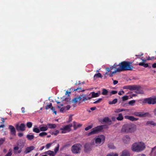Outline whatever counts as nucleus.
Wrapping results in <instances>:
<instances>
[{"label":"nucleus","mask_w":156,"mask_h":156,"mask_svg":"<svg viewBox=\"0 0 156 156\" xmlns=\"http://www.w3.org/2000/svg\"><path fill=\"white\" fill-rule=\"evenodd\" d=\"M108 147L110 149H114L115 148V146L113 144H108Z\"/></svg>","instance_id":"obj_47"},{"label":"nucleus","mask_w":156,"mask_h":156,"mask_svg":"<svg viewBox=\"0 0 156 156\" xmlns=\"http://www.w3.org/2000/svg\"><path fill=\"white\" fill-rule=\"evenodd\" d=\"M81 147V145L80 144H75L72 147L71 151L73 153L75 154L80 153Z\"/></svg>","instance_id":"obj_6"},{"label":"nucleus","mask_w":156,"mask_h":156,"mask_svg":"<svg viewBox=\"0 0 156 156\" xmlns=\"http://www.w3.org/2000/svg\"><path fill=\"white\" fill-rule=\"evenodd\" d=\"M32 126V123L31 122H27V126L29 128H31Z\"/></svg>","instance_id":"obj_41"},{"label":"nucleus","mask_w":156,"mask_h":156,"mask_svg":"<svg viewBox=\"0 0 156 156\" xmlns=\"http://www.w3.org/2000/svg\"><path fill=\"white\" fill-rule=\"evenodd\" d=\"M71 146V144H67L65 145L62 147L63 149L65 148L66 147H69Z\"/></svg>","instance_id":"obj_53"},{"label":"nucleus","mask_w":156,"mask_h":156,"mask_svg":"<svg viewBox=\"0 0 156 156\" xmlns=\"http://www.w3.org/2000/svg\"><path fill=\"white\" fill-rule=\"evenodd\" d=\"M72 126V125L70 124L66 125L63 128H61L60 129V130H62V133H65L67 132H69L70 131V128Z\"/></svg>","instance_id":"obj_9"},{"label":"nucleus","mask_w":156,"mask_h":156,"mask_svg":"<svg viewBox=\"0 0 156 156\" xmlns=\"http://www.w3.org/2000/svg\"><path fill=\"white\" fill-rule=\"evenodd\" d=\"M34 148L35 147L33 146L27 147L24 151V153L25 154H27V153L30 152L31 151L34 150Z\"/></svg>","instance_id":"obj_12"},{"label":"nucleus","mask_w":156,"mask_h":156,"mask_svg":"<svg viewBox=\"0 0 156 156\" xmlns=\"http://www.w3.org/2000/svg\"><path fill=\"white\" fill-rule=\"evenodd\" d=\"M137 156H146V155L144 154H138Z\"/></svg>","instance_id":"obj_64"},{"label":"nucleus","mask_w":156,"mask_h":156,"mask_svg":"<svg viewBox=\"0 0 156 156\" xmlns=\"http://www.w3.org/2000/svg\"><path fill=\"white\" fill-rule=\"evenodd\" d=\"M149 114L148 112H135L133 113V115L136 116L143 117L148 116Z\"/></svg>","instance_id":"obj_10"},{"label":"nucleus","mask_w":156,"mask_h":156,"mask_svg":"<svg viewBox=\"0 0 156 156\" xmlns=\"http://www.w3.org/2000/svg\"><path fill=\"white\" fill-rule=\"evenodd\" d=\"M108 126L107 125L99 126L94 128L91 129V131L88 133V136H90L92 134H96L104 128H108Z\"/></svg>","instance_id":"obj_5"},{"label":"nucleus","mask_w":156,"mask_h":156,"mask_svg":"<svg viewBox=\"0 0 156 156\" xmlns=\"http://www.w3.org/2000/svg\"><path fill=\"white\" fill-rule=\"evenodd\" d=\"M8 128L10 130L11 134L13 136L15 135L16 131L14 127L10 125L9 126Z\"/></svg>","instance_id":"obj_15"},{"label":"nucleus","mask_w":156,"mask_h":156,"mask_svg":"<svg viewBox=\"0 0 156 156\" xmlns=\"http://www.w3.org/2000/svg\"><path fill=\"white\" fill-rule=\"evenodd\" d=\"M76 123L74 122H73V127L74 129H76L78 127H81L82 125L80 124H76Z\"/></svg>","instance_id":"obj_31"},{"label":"nucleus","mask_w":156,"mask_h":156,"mask_svg":"<svg viewBox=\"0 0 156 156\" xmlns=\"http://www.w3.org/2000/svg\"><path fill=\"white\" fill-rule=\"evenodd\" d=\"M124 118L132 121H136L139 119V118H135L132 116L126 115L124 116Z\"/></svg>","instance_id":"obj_14"},{"label":"nucleus","mask_w":156,"mask_h":156,"mask_svg":"<svg viewBox=\"0 0 156 156\" xmlns=\"http://www.w3.org/2000/svg\"><path fill=\"white\" fill-rule=\"evenodd\" d=\"M126 109H120V108H119L117 109L115 111V112L116 113H119L120 112H121L122 111H125L126 110Z\"/></svg>","instance_id":"obj_37"},{"label":"nucleus","mask_w":156,"mask_h":156,"mask_svg":"<svg viewBox=\"0 0 156 156\" xmlns=\"http://www.w3.org/2000/svg\"><path fill=\"white\" fill-rule=\"evenodd\" d=\"M117 66L118 65L115 63L114 64L113 66L112 67H111L110 68H106V69L107 71L106 72H108V73L109 72H110L111 70L113 69H114L115 70V69H117Z\"/></svg>","instance_id":"obj_16"},{"label":"nucleus","mask_w":156,"mask_h":156,"mask_svg":"<svg viewBox=\"0 0 156 156\" xmlns=\"http://www.w3.org/2000/svg\"><path fill=\"white\" fill-rule=\"evenodd\" d=\"M65 108V109L66 110H68L70 108V105H67L66 106L64 107Z\"/></svg>","instance_id":"obj_55"},{"label":"nucleus","mask_w":156,"mask_h":156,"mask_svg":"<svg viewBox=\"0 0 156 156\" xmlns=\"http://www.w3.org/2000/svg\"><path fill=\"white\" fill-rule=\"evenodd\" d=\"M93 127V126L92 125H89L87 127H86L85 129L86 131H87L88 130L91 129Z\"/></svg>","instance_id":"obj_45"},{"label":"nucleus","mask_w":156,"mask_h":156,"mask_svg":"<svg viewBox=\"0 0 156 156\" xmlns=\"http://www.w3.org/2000/svg\"><path fill=\"white\" fill-rule=\"evenodd\" d=\"M117 99L115 98L112 101H109L108 102V103L110 105L115 104L117 102Z\"/></svg>","instance_id":"obj_33"},{"label":"nucleus","mask_w":156,"mask_h":156,"mask_svg":"<svg viewBox=\"0 0 156 156\" xmlns=\"http://www.w3.org/2000/svg\"><path fill=\"white\" fill-rule=\"evenodd\" d=\"M118 83V81L117 80H114L113 83L114 85H115Z\"/></svg>","instance_id":"obj_61"},{"label":"nucleus","mask_w":156,"mask_h":156,"mask_svg":"<svg viewBox=\"0 0 156 156\" xmlns=\"http://www.w3.org/2000/svg\"><path fill=\"white\" fill-rule=\"evenodd\" d=\"M123 142L125 143H127L130 140V138L128 135H126L124 137Z\"/></svg>","instance_id":"obj_21"},{"label":"nucleus","mask_w":156,"mask_h":156,"mask_svg":"<svg viewBox=\"0 0 156 156\" xmlns=\"http://www.w3.org/2000/svg\"><path fill=\"white\" fill-rule=\"evenodd\" d=\"M33 131L36 133H38L40 132V129H39L38 128L34 127L33 129Z\"/></svg>","instance_id":"obj_35"},{"label":"nucleus","mask_w":156,"mask_h":156,"mask_svg":"<svg viewBox=\"0 0 156 156\" xmlns=\"http://www.w3.org/2000/svg\"><path fill=\"white\" fill-rule=\"evenodd\" d=\"M18 136L19 137H22L23 136V134L22 133H19L18 134Z\"/></svg>","instance_id":"obj_59"},{"label":"nucleus","mask_w":156,"mask_h":156,"mask_svg":"<svg viewBox=\"0 0 156 156\" xmlns=\"http://www.w3.org/2000/svg\"><path fill=\"white\" fill-rule=\"evenodd\" d=\"M84 151L86 152H87L91 150L90 146L87 144H85L84 145Z\"/></svg>","instance_id":"obj_18"},{"label":"nucleus","mask_w":156,"mask_h":156,"mask_svg":"<svg viewBox=\"0 0 156 156\" xmlns=\"http://www.w3.org/2000/svg\"><path fill=\"white\" fill-rule=\"evenodd\" d=\"M47 126L50 129H54L56 127V125L55 124H48L47 125Z\"/></svg>","instance_id":"obj_25"},{"label":"nucleus","mask_w":156,"mask_h":156,"mask_svg":"<svg viewBox=\"0 0 156 156\" xmlns=\"http://www.w3.org/2000/svg\"><path fill=\"white\" fill-rule=\"evenodd\" d=\"M124 89H129L130 90H135L136 92L138 94H143L144 91L141 87L139 85H133L124 86L123 87Z\"/></svg>","instance_id":"obj_3"},{"label":"nucleus","mask_w":156,"mask_h":156,"mask_svg":"<svg viewBox=\"0 0 156 156\" xmlns=\"http://www.w3.org/2000/svg\"><path fill=\"white\" fill-rule=\"evenodd\" d=\"M26 137L28 140H31L34 139V135H27Z\"/></svg>","instance_id":"obj_26"},{"label":"nucleus","mask_w":156,"mask_h":156,"mask_svg":"<svg viewBox=\"0 0 156 156\" xmlns=\"http://www.w3.org/2000/svg\"><path fill=\"white\" fill-rule=\"evenodd\" d=\"M108 91L106 89H103L102 90V94L103 95H107L108 94Z\"/></svg>","instance_id":"obj_38"},{"label":"nucleus","mask_w":156,"mask_h":156,"mask_svg":"<svg viewBox=\"0 0 156 156\" xmlns=\"http://www.w3.org/2000/svg\"><path fill=\"white\" fill-rule=\"evenodd\" d=\"M143 103L149 105H154L156 104V97L154 98L150 97L144 99Z\"/></svg>","instance_id":"obj_8"},{"label":"nucleus","mask_w":156,"mask_h":156,"mask_svg":"<svg viewBox=\"0 0 156 156\" xmlns=\"http://www.w3.org/2000/svg\"><path fill=\"white\" fill-rule=\"evenodd\" d=\"M84 90H83L82 88L80 87H78L76 89H74V91H76L79 92H83Z\"/></svg>","instance_id":"obj_34"},{"label":"nucleus","mask_w":156,"mask_h":156,"mask_svg":"<svg viewBox=\"0 0 156 156\" xmlns=\"http://www.w3.org/2000/svg\"><path fill=\"white\" fill-rule=\"evenodd\" d=\"M47 135V133L46 132H42L40 133L39 135V136L42 137Z\"/></svg>","instance_id":"obj_39"},{"label":"nucleus","mask_w":156,"mask_h":156,"mask_svg":"<svg viewBox=\"0 0 156 156\" xmlns=\"http://www.w3.org/2000/svg\"><path fill=\"white\" fill-rule=\"evenodd\" d=\"M153 113L154 115L156 116V108L154 110Z\"/></svg>","instance_id":"obj_63"},{"label":"nucleus","mask_w":156,"mask_h":156,"mask_svg":"<svg viewBox=\"0 0 156 156\" xmlns=\"http://www.w3.org/2000/svg\"><path fill=\"white\" fill-rule=\"evenodd\" d=\"M138 65L140 66H143L146 68L148 66V65L147 63H144V62H140L138 64Z\"/></svg>","instance_id":"obj_32"},{"label":"nucleus","mask_w":156,"mask_h":156,"mask_svg":"<svg viewBox=\"0 0 156 156\" xmlns=\"http://www.w3.org/2000/svg\"><path fill=\"white\" fill-rule=\"evenodd\" d=\"M59 144H57V146L55 148L54 150V152L55 153H57V152L58 151L59 149Z\"/></svg>","instance_id":"obj_40"},{"label":"nucleus","mask_w":156,"mask_h":156,"mask_svg":"<svg viewBox=\"0 0 156 156\" xmlns=\"http://www.w3.org/2000/svg\"><path fill=\"white\" fill-rule=\"evenodd\" d=\"M102 122H104L107 123V125L108 126H110L112 123V120L108 117L104 118L102 120Z\"/></svg>","instance_id":"obj_13"},{"label":"nucleus","mask_w":156,"mask_h":156,"mask_svg":"<svg viewBox=\"0 0 156 156\" xmlns=\"http://www.w3.org/2000/svg\"><path fill=\"white\" fill-rule=\"evenodd\" d=\"M102 75L101 73H98L95 74L93 78L94 80H96L97 78H101Z\"/></svg>","instance_id":"obj_22"},{"label":"nucleus","mask_w":156,"mask_h":156,"mask_svg":"<svg viewBox=\"0 0 156 156\" xmlns=\"http://www.w3.org/2000/svg\"><path fill=\"white\" fill-rule=\"evenodd\" d=\"M145 146L144 143L140 142L133 144L132 147V150L133 151L140 152L144 150Z\"/></svg>","instance_id":"obj_2"},{"label":"nucleus","mask_w":156,"mask_h":156,"mask_svg":"<svg viewBox=\"0 0 156 156\" xmlns=\"http://www.w3.org/2000/svg\"><path fill=\"white\" fill-rule=\"evenodd\" d=\"M22 151L21 148L19 150V147L18 146L15 147L13 148V151L15 154H20Z\"/></svg>","instance_id":"obj_17"},{"label":"nucleus","mask_w":156,"mask_h":156,"mask_svg":"<svg viewBox=\"0 0 156 156\" xmlns=\"http://www.w3.org/2000/svg\"><path fill=\"white\" fill-rule=\"evenodd\" d=\"M12 154V153L11 152V151L10 150V149H9V152L5 156H11Z\"/></svg>","instance_id":"obj_50"},{"label":"nucleus","mask_w":156,"mask_h":156,"mask_svg":"<svg viewBox=\"0 0 156 156\" xmlns=\"http://www.w3.org/2000/svg\"><path fill=\"white\" fill-rule=\"evenodd\" d=\"M105 140V136L103 135H100L95 138V143L97 145H100L104 143Z\"/></svg>","instance_id":"obj_7"},{"label":"nucleus","mask_w":156,"mask_h":156,"mask_svg":"<svg viewBox=\"0 0 156 156\" xmlns=\"http://www.w3.org/2000/svg\"><path fill=\"white\" fill-rule=\"evenodd\" d=\"M106 156H118V154H109L107 155Z\"/></svg>","instance_id":"obj_54"},{"label":"nucleus","mask_w":156,"mask_h":156,"mask_svg":"<svg viewBox=\"0 0 156 156\" xmlns=\"http://www.w3.org/2000/svg\"><path fill=\"white\" fill-rule=\"evenodd\" d=\"M91 94L92 96L90 98H93L97 97L99 96V94L98 93H95L94 92H92L90 93Z\"/></svg>","instance_id":"obj_24"},{"label":"nucleus","mask_w":156,"mask_h":156,"mask_svg":"<svg viewBox=\"0 0 156 156\" xmlns=\"http://www.w3.org/2000/svg\"><path fill=\"white\" fill-rule=\"evenodd\" d=\"M91 98H90V97H86L85 98H84L83 99L82 101H85L88 100H90V99Z\"/></svg>","instance_id":"obj_46"},{"label":"nucleus","mask_w":156,"mask_h":156,"mask_svg":"<svg viewBox=\"0 0 156 156\" xmlns=\"http://www.w3.org/2000/svg\"><path fill=\"white\" fill-rule=\"evenodd\" d=\"M96 108L95 107H91L90 108V109L92 111H94L96 109Z\"/></svg>","instance_id":"obj_60"},{"label":"nucleus","mask_w":156,"mask_h":156,"mask_svg":"<svg viewBox=\"0 0 156 156\" xmlns=\"http://www.w3.org/2000/svg\"><path fill=\"white\" fill-rule=\"evenodd\" d=\"M51 143H49L47 144L46 145V147L47 149H48L51 146Z\"/></svg>","instance_id":"obj_52"},{"label":"nucleus","mask_w":156,"mask_h":156,"mask_svg":"<svg viewBox=\"0 0 156 156\" xmlns=\"http://www.w3.org/2000/svg\"><path fill=\"white\" fill-rule=\"evenodd\" d=\"M146 125H151L155 126L156 125V124L153 121H149L147 122L146 123Z\"/></svg>","instance_id":"obj_29"},{"label":"nucleus","mask_w":156,"mask_h":156,"mask_svg":"<svg viewBox=\"0 0 156 156\" xmlns=\"http://www.w3.org/2000/svg\"><path fill=\"white\" fill-rule=\"evenodd\" d=\"M15 127L18 131H23L25 129V125L24 123H21L20 125L18 124H17L16 125Z\"/></svg>","instance_id":"obj_11"},{"label":"nucleus","mask_w":156,"mask_h":156,"mask_svg":"<svg viewBox=\"0 0 156 156\" xmlns=\"http://www.w3.org/2000/svg\"><path fill=\"white\" fill-rule=\"evenodd\" d=\"M65 110H66L65 109V108L64 107L60 109V111L63 112H64V111H65Z\"/></svg>","instance_id":"obj_58"},{"label":"nucleus","mask_w":156,"mask_h":156,"mask_svg":"<svg viewBox=\"0 0 156 156\" xmlns=\"http://www.w3.org/2000/svg\"><path fill=\"white\" fill-rule=\"evenodd\" d=\"M117 93V91L116 90H112L111 92V93L112 94H116Z\"/></svg>","instance_id":"obj_56"},{"label":"nucleus","mask_w":156,"mask_h":156,"mask_svg":"<svg viewBox=\"0 0 156 156\" xmlns=\"http://www.w3.org/2000/svg\"><path fill=\"white\" fill-rule=\"evenodd\" d=\"M132 62L124 61L119 63L117 66V70L118 72L124 71L132 70L134 68L131 64Z\"/></svg>","instance_id":"obj_1"},{"label":"nucleus","mask_w":156,"mask_h":156,"mask_svg":"<svg viewBox=\"0 0 156 156\" xmlns=\"http://www.w3.org/2000/svg\"><path fill=\"white\" fill-rule=\"evenodd\" d=\"M81 100V97L80 96H78L77 97L74 98L72 100L73 103H76Z\"/></svg>","instance_id":"obj_19"},{"label":"nucleus","mask_w":156,"mask_h":156,"mask_svg":"<svg viewBox=\"0 0 156 156\" xmlns=\"http://www.w3.org/2000/svg\"><path fill=\"white\" fill-rule=\"evenodd\" d=\"M136 130V127L132 124H126L122 126L121 131L126 133H130L134 132Z\"/></svg>","instance_id":"obj_4"},{"label":"nucleus","mask_w":156,"mask_h":156,"mask_svg":"<svg viewBox=\"0 0 156 156\" xmlns=\"http://www.w3.org/2000/svg\"><path fill=\"white\" fill-rule=\"evenodd\" d=\"M46 154L50 155V156H55V154L53 151H49L46 152Z\"/></svg>","instance_id":"obj_28"},{"label":"nucleus","mask_w":156,"mask_h":156,"mask_svg":"<svg viewBox=\"0 0 156 156\" xmlns=\"http://www.w3.org/2000/svg\"><path fill=\"white\" fill-rule=\"evenodd\" d=\"M122 100L123 101L127 100L128 99V97L127 96H125L122 97Z\"/></svg>","instance_id":"obj_44"},{"label":"nucleus","mask_w":156,"mask_h":156,"mask_svg":"<svg viewBox=\"0 0 156 156\" xmlns=\"http://www.w3.org/2000/svg\"><path fill=\"white\" fill-rule=\"evenodd\" d=\"M118 72V71L117 70V69H115V71L111 73H109L106 72L105 73V75H107L108 76H109L110 77H112L113 76V74L115 73L116 72Z\"/></svg>","instance_id":"obj_23"},{"label":"nucleus","mask_w":156,"mask_h":156,"mask_svg":"<svg viewBox=\"0 0 156 156\" xmlns=\"http://www.w3.org/2000/svg\"><path fill=\"white\" fill-rule=\"evenodd\" d=\"M102 100V99L101 98H100L98 99L96 101H94L93 102V103L94 104H97L98 103L100 102H101Z\"/></svg>","instance_id":"obj_48"},{"label":"nucleus","mask_w":156,"mask_h":156,"mask_svg":"<svg viewBox=\"0 0 156 156\" xmlns=\"http://www.w3.org/2000/svg\"><path fill=\"white\" fill-rule=\"evenodd\" d=\"M152 67L154 68H156V63H154L152 65Z\"/></svg>","instance_id":"obj_62"},{"label":"nucleus","mask_w":156,"mask_h":156,"mask_svg":"<svg viewBox=\"0 0 156 156\" xmlns=\"http://www.w3.org/2000/svg\"><path fill=\"white\" fill-rule=\"evenodd\" d=\"M123 119L122 113H120L118 115V116L117 117L116 119L119 121H121Z\"/></svg>","instance_id":"obj_30"},{"label":"nucleus","mask_w":156,"mask_h":156,"mask_svg":"<svg viewBox=\"0 0 156 156\" xmlns=\"http://www.w3.org/2000/svg\"><path fill=\"white\" fill-rule=\"evenodd\" d=\"M48 129V128L47 126H43L40 128V130L41 131H47Z\"/></svg>","instance_id":"obj_36"},{"label":"nucleus","mask_w":156,"mask_h":156,"mask_svg":"<svg viewBox=\"0 0 156 156\" xmlns=\"http://www.w3.org/2000/svg\"><path fill=\"white\" fill-rule=\"evenodd\" d=\"M81 97V99H83L86 97V95L82 94V95H79Z\"/></svg>","instance_id":"obj_57"},{"label":"nucleus","mask_w":156,"mask_h":156,"mask_svg":"<svg viewBox=\"0 0 156 156\" xmlns=\"http://www.w3.org/2000/svg\"><path fill=\"white\" fill-rule=\"evenodd\" d=\"M52 106V104L51 103H50L49 105H47L45 107V109L47 110L49 108H50Z\"/></svg>","instance_id":"obj_42"},{"label":"nucleus","mask_w":156,"mask_h":156,"mask_svg":"<svg viewBox=\"0 0 156 156\" xmlns=\"http://www.w3.org/2000/svg\"><path fill=\"white\" fill-rule=\"evenodd\" d=\"M135 102V101L134 100H132L130 101L129 102V104L131 105H133V104Z\"/></svg>","instance_id":"obj_49"},{"label":"nucleus","mask_w":156,"mask_h":156,"mask_svg":"<svg viewBox=\"0 0 156 156\" xmlns=\"http://www.w3.org/2000/svg\"><path fill=\"white\" fill-rule=\"evenodd\" d=\"M17 144L18 146H22V147L24 146V144L22 140H20L18 141L17 142Z\"/></svg>","instance_id":"obj_27"},{"label":"nucleus","mask_w":156,"mask_h":156,"mask_svg":"<svg viewBox=\"0 0 156 156\" xmlns=\"http://www.w3.org/2000/svg\"><path fill=\"white\" fill-rule=\"evenodd\" d=\"M5 140V138H2L0 139V145H2Z\"/></svg>","instance_id":"obj_43"},{"label":"nucleus","mask_w":156,"mask_h":156,"mask_svg":"<svg viewBox=\"0 0 156 156\" xmlns=\"http://www.w3.org/2000/svg\"><path fill=\"white\" fill-rule=\"evenodd\" d=\"M59 133V131L58 130H56L55 131L53 132L52 133V134H53V135H57L58 133Z\"/></svg>","instance_id":"obj_51"},{"label":"nucleus","mask_w":156,"mask_h":156,"mask_svg":"<svg viewBox=\"0 0 156 156\" xmlns=\"http://www.w3.org/2000/svg\"><path fill=\"white\" fill-rule=\"evenodd\" d=\"M120 156H130L129 152L126 150L123 151Z\"/></svg>","instance_id":"obj_20"}]
</instances>
